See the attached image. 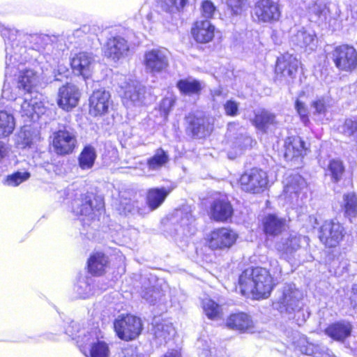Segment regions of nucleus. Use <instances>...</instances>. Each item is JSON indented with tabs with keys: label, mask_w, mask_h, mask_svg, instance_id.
Returning <instances> with one entry per match:
<instances>
[{
	"label": "nucleus",
	"mask_w": 357,
	"mask_h": 357,
	"mask_svg": "<svg viewBox=\"0 0 357 357\" xmlns=\"http://www.w3.org/2000/svg\"><path fill=\"white\" fill-rule=\"evenodd\" d=\"M170 190L162 188L150 189L147 193V204L151 210L158 208L165 201Z\"/></svg>",
	"instance_id": "obj_37"
},
{
	"label": "nucleus",
	"mask_w": 357,
	"mask_h": 357,
	"mask_svg": "<svg viewBox=\"0 0 357 357\" xmlns=\"http://www.w3.org/2000/svg\"><path fill=\"white\" fill-rule=\"evenodd\" d=\"M153 332L155 338L160 344L167 342V340H170L176 334L173 325L166 321L157 324L154 326Z\"/></svg>",
	"instance_id": "obj_35"
},
{
	"label": "nucleus",
	"mask_w": 357,
	"mask_h": 357,
	"mask_svg": "<svg viewBox=\"0 0 357 357\" xmlns=\"http://www.w3.org/2000/svg\"><path fill=\"white\" fill-rule=\"evenodd\" d=\"M302 293L294 284H286L280 291L275 303L280 312L291 313L301 308Z\"/></svg>",
	"instance_id": "obj_4"
},
{
	"label": "nucleus",
	"mask_w": 357,
	"mask_h": 357,
	"mask_svg": "<svg viewBox=\"0 0 357 357\" xmlns=\"http://www.w3.org/2000/svg\"><path fill=\"white\" fill-rule=\"evenodd\" d=\"M204 311L208 319H219L222 315V307L210 298H205L202 301Z\"/></svg>",
	"instance_id": "obj_40"
},
{
	"label": "nucleus",
	"mask_w": 357,
	"mask_h": 357,
	"mask_svg": "<svg viewBox=\"0 0 357 357\" xmlns=\"http://www.w3.org/2000/svg\"><path fill=\"white\" fill-rule=\"evenodd\" d=\"M9 148L4 142L0 141V163L3 162L9 155Z\"/></svg>",
	"instance_id": "obj_59"
},
{
	"label": "nucleus",
	"mask_w": 357,
	"mask_h": 357,
	"mask_svg": "<svg viewBox=\"0 0 357 357\" xmlns=\"http://www.w3.org/2000/svg\"><path fill=\"white\" fill-rule=\"evenodd\" d=\"M162 357H181V355L178 350L172 349L165 353Z\"/></svg>",
	"instance_id": "obj_61"
},
{
	"label": "nucleus",
	"mask_w": 357,
	"mask_h": 357,
	"mask_svg": "<svg viewBox=\"0 0 357 357\" xmlns=\"http://www.w3.org/2000/svg\"><path fill=\"white\" fill-rule=\"evenodd\" d=\"M80 347L91 344L89 354L90 357H109L110 354L108 344L102 341H98L96 343L91 342L89 335H85L80 341Z\"/></svg>",
	"instance_id": "obj_31"
},
{
	"label": "nucleus",
	"mask_w": 357,
	"mask_h": 357,
	"mask_svg": "<svg viewBox=\"0 0 357 357\" xmlns=\"http://www.w3.org/2000/svg\"><path fill=\"white\" fill-rule=\"evenodd\" d=\"M306 188L307 183L299 174L289 175L284 181V193L290 199L298 198Z\"/></svg>",
	"instance_id": "obj_18"
},
{
	"label": "nucleus",
	"mask_w": 357,
	"mask_h": 357,
	"mask_svg": "<svg viewBox=\"0 0 357 357\" xmlns=\"http://www.w3.org/2000/svg\"><path fill=\"white\" fill-rule=\"evenodd\" d=\"M239 105L237 102L229 100L224 104V110L227 116H236L238 114Z\"/></svg>",
	"instance_id": "obj_48"
},
{
	"label": "nucleus",
	"mask_w": 357,
	"mask_h": 357,
	"mask_svg": "<svg viewBox=\"0 0 357 357\" xmlns=\"http://www.w3.org/2000/svg\"><path fill=\"white\" fill-rule=\"evenodd\" d=\"M252 122L259 130L266 131L268 126L276 123L275 116L267 110L261 109L255 113Z\"/></svg>",
	"instance_id": "obj_36"
},
{
	"label": "nucleus",
	"mask_w": 357,
	"mask_h": 357,
	"mask_svg": "<svg viewBox=\"0 0 357 357\" xmlns=\"http://www.w3.org/2000/svg\"><path fill=\"white\" fill-rule=\"evenodd\" d=\"M123 204H125V206H124L125 213H126V212L134 213L135 212V210L134 208V203H131L130 202H126Z\"/></svg>",
	"instance_id": "obj_62"
},
{
	"label": "nucleus",
	"mask_w": 357,
	"mask_h": 357,
	"mask_svg": "<svg viewBox=\"0 0 357 357\" xmlns=\"http://www.w3.org/2000/svg\"><path fill=\"white\" fill-rule=\"evenodd\" d=\"M271 274L261 267L245 269L239 276L238 283L243 295L251 294L255 299L268 298L282 276V268L276 260L270 262Z\"/></svg>",
	"instance_id": "obj_1"
},
{
	"label": "nucleus",
	"mask_w": 357,
	"mask_h": 357,
	"mask_svg": "<svg viewBox=\"0 0 357 357\" xmlns=\"http://www.w3.org/2000/svg\"><path fill=\"white\" fill-rule=\"evenodd\" d=\"M127 41L121 37L109 39L105 51V56L113 60H119L128 51Z\"/></svg>",
	"instance_id": "obj_22"
},
{
	"label": "nucleus",
	"mask_w": 357,
	"mask_h": 357,
	"mask_svg": "<svg viewBox=\"0 0 357 357\" xmlns=\"http://www.w3.org/2000/svg\"><path fill=\"white\" fill-rule=\"evenodd\" d=\"M96 158V151L92 146H86L82 150L79 158V167L82 169H89L94 164Z\"/></svg>",
	"instance_id": "obj_41"
},
{
	"label": "nucleus",
	"mask_w": 357,
	"mask_h": 357,
	"mask_svg": "<svg viewBox=\"0 0 357 357\" xmlns=\"http://www.w3.org/2000/svg\"><path fill=\"white\" fill-rule=\"evenodd\" d=\"M76 144L75 133L70 128L63 127L53 133L52 146L57 154L66 155L71 153Z\"/></svg>",
	"instance_id": "obj_7"
},
{
	"label": "nucleus",
	"mask_w": 357,
	"mask_h": 357,
	"mask_svg": "<svg viewBox=\"0 0 357 357\" xmlns=\"http://www.w3.org/2000/svg\"><path fill=\"white\" fill-rule=\"evenodd\" d=\"M15 126L14 117L6 111H0V137L10 135Z\"/></svg>",
	"instance_id": "obj_39"
},
{
	"label": "nucleus",
	"mask_w": 357,
	"mask_h": 357,
	"mask_svg": "<svg viewBox=\"0 0 357 357\" xmlns=\"http://www.w3.org/2000/svg\"><path fill=\"white\" fill-rule=\"evenodd\" d=\"M287 144L285 152L287 157L296 158L307 153V149L305 147V143L300 137H289Z\"/></svg>",
	"instance_id": "obj_33"
},
{
	"label": "nucleus",
	"mask_w": 357,
	"mask_h": 357,
	"mask_svg": "<svg viewBox=\"0 0 357 357\" xmlns=\"http://www.w3.org/2000/svg\"><path fill=\"white\" fill-rule=\"evenodd\" d=\"M307 243V237L294 233L290 234L287 238H282L276 243L275 248L281 257L289 259L294 252Z\"/></svg>",
	"instance_id": "obj_13"
},
{
	"label": "nucleus",
	"mask_w": 357,
	"mask_h": 357,
	"mask_svg": "<svg viewBox=\"0 0 357 357\" xmlns=\"http://www.w3.org/2000/svg\"><path fill=\"white\" fill-rule=\"evenodd\" d=\"M77 291L82 298H86L94 294L89 284L85 281H80L79 282Z\"/></svg>",
	"instance_id": "obj_49"
},
{
	"label": "nucleus",
	"mask_w": 357,
	"mask_h": 357,
	"mask_svg": "<svg viewBox=\"0 0 357 357\" xmlns=\"http://www.w3.org/2000/svg\"><path fill=\"white\" fill-rule=\"evenodd\" d=\"M176 86L180 93L185 96L197 95L204 87L201 82L192 77L180 79Z\"/></svg>",
	"instance_id": "obj_32"
},
{
	"label": "nucleus",
	"mask_w": 357,
	"mask_h": 357,
	"mask_svg": "<svg viewBox=\"0 0 357 357\" xmlns=\"http://www.w3.org/2000/svg\"><path fill=\"white\" fill-rule=\"evenodd\" d=\"M75 327H77V324L74 322H72L69 327L66 329V333L68 334L70 336L74 337L75 333L72 331L71 328H73Z\"/></svg>",
	"instance_id": "obj_64"
},
{
	"label": "nucleus",
	"mask_w": 357,
	"mask_h": 357,
	"mask_svg": "<svg viewBox=\"0 0 357 357\" xmlns=\"http://www.w3.org/2000/svg\"><path fill=\"white\" fill-rule=\"evenodd\" d=\"M94 63L92 55L87 52H79L71 59V67L74 73L88 78L91 75Z\"/></svg>",
	"instance_id": "obj_17"
},
{
	"label": "nucleus",
	"mask_w": 357,
	"mask_h": 357,
	"mask_svg": "<svg viewBox=\"0 0 357 357\" xmlns=\"http://www.w3.org/2000/svg\"><path fill=\"white\" fill-rule=\"evenodd\" d=\"M30 173L24 171H17L6 176L3 183L7 186L16 187L30 178Z\"/></svg>",
	"instance_id": "obj_43"
},
{
	"label": "nucleus",
	"mask_w": 357,
	"mask_h": 357,
	"mask_svg": "<svg viewBox=\"0 0 357 357\" xmlns=\"http://www.w3.org/2000/svg\"><path fill=\"white\" fill-rule=\"evenodd\" d=\"M299 61L290 54L279 57L275 66V73L283 77H293L297 72Z\"/></svg>",
	"instance_id": "obj_20"
},
{
	"label": "nucleus",
	"mask_w": 357,
	"mask_h": 357,
	"mask_svg": "<svg viewBox=\"0 0 357 357\" xmlns=\"http://www.w3.org/2000/svg\"><path fill=\"white\" fill-rule=\"evenodd\" d=\"M188 0H160L161 8L166 12L179 11L186 4Z\"/></svg>",
	"instance_id": "obj_45"
},
{
	"label": "nucleus",
	"mask_w": 357,
	"mask_h": 357,
	"mask_svg": "<svg viewBox=\"0 0 357 357\" xmlns=\"http://www.w3.org/2000/svg\"><path fill=\"white\" fill-rule=\"evenodd\" d=\"M255 15L259 22L273 23L281 16L279 4L273 0H260L255 7Z\"/></svg>",
	"instance_id": "obj_11"
},
{
	"label": "nucleus",
	"mask_w": 357,
	"mask_h": 357,
	"mask_svg": "<svg viewBox=\"0 0 357 357\" xmlns=\"http://www.w3.org/2000/svg\"><path fill=\"white\" fill-rule=\"evenodd\" d=\"M174 103L175 100L174 98L166 97L163 98L160 102V109L165 114V115H167L172 107L174 105Z\"/></svg>",
	"instance_id": "obj_55"
},
{
	"label": "nucleus",
	"mask_w": 357,
	"mask_h": 357,
	"mask_svg": "<svg viewBox=\"0 0 357 357\" xmlns=\"http://www.w3.org/2000/svg\"><path fill=\"white\" fill-rule=\"evenodd\" d=\"M103 206L101 200L94 199L93 200L86 199L82 204L73 208V212L77 215L89 216L93 219L96 216V213L99 212Z\"/></svg>",
	"instance_id": "obj_28"
},
{
	"label": "nucleus",
	"mask_w": 357,
	"mask_h": 357,
	"mask_svg": "<svg viewBox=\"0 0 357 357\" xmlns=\"http://www.w3.org/2000/svg\"><path fill=\"white\" fill-rule=\"evenodd\" d=\"M215 11V7L210 1H205L202 6V15L206 18H211Z\"/></svg>",
	"instance_id": "obj_54"
},
{
	"label": "nucleus",
	"mask_w": 357,
	"mask_h": 357,
	"mask_svg": "<svg viewBox=\"0 0 357 357\" xmlns=\"http://www.w3.org/2000/svg\"><path fill=\"white\" fill-rule=\"evenodd\" d=\"M114 326L118 337L124 340L136 338L142 330L140 319L130 314L119 317L115 320Z\"/></svg>",
	"instance_id": "obj_5"
},
{
	"label": "nucleus",
	"mask_w": 357,
	"mask_h": 357,
	"mask_svg": "<svg viewBox=\"0 0 357 357\" xmlns=\"http://www.w3.org/2000/svg\"><path fill=\"white\" fill-rule=\"evenodd\" d=\"M311 107L314 115L324 114L326 112V101L324 98H319L312 102Z\"/></svg>",
	"instance_id": "obj_50"
},
{
	"label": "nucleus",
	"mask_w": 357,
	"mask_h": 357,
	"mask_svg": "<svg viewBox=\"0 0 357 357\" xmlns=\"http://www.w3.org/2000/svg\"><path fill=\"white\" fill-rule=\"evenodd\" d=\"M252 138L243 133L238 134L233 139L230 141L231 151L228 152V156L230 159L235 158L241 155L244 149L252 146Z\"/></svg>",
	"instance_id": "obj_27"
},
{
	"label": "nucleus",
	"mask_w": 357,
	"mask_h": 357,
	"mask_svg": "<svg viewBox=\"0 0 357 357\" xmlns=\"http://www.w3.org/2000/svg\"><path fill=\"white\" fill-rule=\"evenodd\" d=\"M43 79L42 74L33 69H26L20 73L17 87L26 93H31Z\"/></svg>",
	"instance_id": "obj_19"
},
{
	"label": "nucleus",
	"mask_w": 357,
	"mask_h": 357,
	"mask_svg": "<svg viewBox=\"0 0 357 357\" xmlns=\"http://www.w3.org/2000/svg\"><path fill=\"white\" fill-rule=\"evenodd\" d=\"M169 155L162 148L157 149L153 155L147 160L146 165L150 171H158L169 162Z\"/></svg>",
	"instance_id": "obj_30"
},
{
	"label": "nucleus",
	"mask_w": 357,
	"mask_h": 357,
	"mask_svg": "<svg viewBox=\"0 0 357 357\" xmlns=\"http://www.w3.org/2000/svg\"><path fill=\"white\" fill-rule=\"evenodd\" d=\"M349 301L351 307L354 309H357V283L354 284L351 287Z\"/></svg>",
	"instance_id": "obj_57"
},
{
	"label": "nucleus",
	"mask_w": 357,
	"mask_h": 357,
	"mask_svg": "<svg viewBox=\"0 0 357 357\" xmlns=\"http://www.w3.org/2000/svg\"><path fill=\"white\" fill-rule=\"evenodd\" d=\"M45 108L42 102L37 98H31L29 93H27L21 103L20 112L22 116H27L32 121H36L40 114L45 112Z\"/></svg>",
	"instance_id": "obj_21"
},
{
	"label": "nucleus",
	"mask_w": 357,
	"mask_h": 357,
	"mask_svg": "<svg viewBox=\"0 0 357 357\" xmlns=\"http://www.w3.org/2000/svg\"><path fill=\"white\" fill-rule=\"evenodd\" d=\"M227 4L234 15H238L245 6V0H228Z\"/></svg>",
	"instance_id": "obj_52"
},
{
	"label": "nucleus",
	"mask_w": 357,
	"mask_h": 357,
	"mask_svg": "<svg viewBox=\"0 0 357 357\" xmlns=\"http://www.w3.org/2000/svg\"><path fill=\"white\" fill-rule=\"evenodd\" d=\"M120 357H142L137 349L135 347H125L121 354H120Z\"/></svg>",
	"instance_id": "obj_56"
},
{
	"label": "nucleus",
	"mask_w": 357,
	"mask_h": 357,
	"mask_svg": "<svg viewBox=\"0 0 357 357\" xmlns=\"http://www.w3.org/2000/svg\"><path fill=\"white\" fill-rule=\"evenodd\" d=\"M352 326L347 321H339L329 325L325 333L335 341L343 342L351 335Z\"/></svg>",
	"instance_id": "obj_24"
},
{
	"label": "nucleus",
	"mask_w": 357,
	"mask_h": 357,
	"mask_svg": "<svg viewBox=\"0 0 357 357\" xmlns=\"http://www.w3.org/2000/svg\"><path fill=\"white\" fill-rule=\"evenodd\" d=\"M36 137V135L34 134L29 127L24 126L15 137V144L17 147L24 149L30 146Z\"/></svg>",
	"instance_id": "obj_38"
},
{
	"label": "nucleus",
	"mask_w": 357,
	"mask_h": 357,
	"mask_svg": "<svg viewBox=\"0 0 357 357\" xmlns=\"http://www.w3.org/2000/svg\"><path fill=\"white\" fill-rule=\"evenodd\" d=\"M328 172L334 182L339 181L344 172V167L340 160H332L328 167Z\"/></svg>",
	"instance_id": "obj_44"
},
{
	"label": "nucleus",
	"mask_w": 357,
	"mask_h": 357,
	"mask_svg": "<svg viewBox=\"0 0 357 357\" xmlns=\"http://www.w3.org/2000/svg\"><path fill=\"white\" fill-rule=\"evenodd\" d=\"M306 354L315 357H327L331 356V351L322 344H310L306 349Z\"/></svg>",
	"instance_id": "obj_46"
},
{
	"label": "nucleus",
	"mask_w": 357,
	"mask_h": 357,
	"mask_svg": "<svg viewBox=\"0 0 357 357\" xmlns=\"http://www.w3.org/2000/svg\"><path fill=\"white\" fill-rule=\"evenodd\" d=\"M193 218L190 214H186L184 218L181 219V224L183 225L191 224L193 222Z\"/></svg>",
	"instance_id": "obj_63"
},
{
	"label": "nucleus",
	"mask_w": 357,
	"mask_h": 357,
	"mask_svg": "<svg viewBox=\"0 0 357 357\" xmlns=\"http://www.w3.org/2000/svg\"><path fill=\"white\" fill-rule=\"evenodd\" d=\"M228 327L240 331H251L254 324L250 317L243 312L231 314L227 321Z\"/></svg>",
	"instance_id": "obj_26"
},
{
	"label": "nucleus",
	"mask_w": 357,
	"mask_h": 357,
	"mask_svg": "<svg viewBox=\"0 0 357 357\" xmlns=\"http://www.w3.org/2000/svg\"><path fill=\"white\" fill-rule=\"evenodd\" d=\"M343 206L345 214L350 218L357 216V197L353 193L345 194L343 197Z\"/></svg>",
	"instance_id": "obj_42"
},
{
	"label": "nucleus",
	"mask_w": 357,
	"mask_h": 357,
	"mask_svg": "<svg viewBox=\"0 0 357 357\" xmlns=\"http://www.w3.org/2000/svg\"><path fill=\"white\" fill-rule=\"evenodd\" d=\"M188 128L192 135L199 138L205 137L213 130V124L209 118L202 115L190 114L186 116Z\"/></svg>",
	"instance_id": "obj_15"
},
{
	"label": "nucleus",
	"mask_w": 357,
	"mask_h": 357,
	"mask_svg": "<svg viewBox=\"0 0 357 357\" xmlns=\"http://www.w3.org/2000/svg\"><path fill=\"white\" fill-rule=\"evenodd\" d=\"M295 107L302 121L306 123L308 121V109L307 107L304 103L298 100L296 101Z\"/></svg>",
	"instance_id": "obj_53"
},
{
	"label": "nucleus",
	"mask_w": 357,
	"mask_h": 357,
	"mask_svg": "<svg viewBox=\"0 0 357 357\" xmlns=\"http://www.w3.org/2000/svg\"><path fill=\"white\" fill-rule=\"evenodd\" d=\"M263 226L266 234L277 236L286 229L287 220L277 215L268 214L263 220Z\"/></svg>",
	"instance_id": "obj_25"
},
{
	"label": "nucleus",
	"mask_w": 357,
	"mask_h": 357,
	"mask_svg": "<svg viewBox=\"0 0 357 357\" xmlns=\"http://www.w3.org/2000/svg\"><path fill=\"white\" fill-rule=\"evenodd\" d=\"M268 176L261 169L253 168L243 174L239 179L241 189L246 192L258 194L264 192L268 185Z\"/></svg>",
	"instance_id": "obj_2"
},
{
	"label": "nucleus",
	"mask_w": 357,
	"mask_h": 357,
	"mask_svg": "<svg viewBox=\"0 0 357 357\" xmlns=\"http://www.w3.org/2000/svg\"><path fill=\"white\" fill-rule=\"evenodd\" d=\"M344 234V229L340 222L326 220L319 229V238L326 246L333 248L339 244Z\"/></svg>",
	"instance_id": "obj_8"
},
{
	"label": "nucleus",
	"mask_w": 357,
	"mask_h": 357,
	"mask_svg": "<svg viewBox=\"0 0 357 357\" xmlns=\"http://www.w3.org/2000/svg\"><path fill=\"white\" fill-rule=\"evenodd\" d=\"M233 207L229 201L225 197L214 198L210 203L208 209L209 218L218 222H225L231 219L233 215Z\"/></svg>",
	"instance_id": "obj_12"
},
{
	"label": "nucleus",
	"mask_w": 357,
	"mask_h": 357,
	"mask_svg": "<svg viewBox=\"0 0 357 357\" xmlns=\"http://www.w3.org/2000/svg\"><path fill=\"white\" fill-rule=\"evenodd\" d=\"M332 55L333 62L339 70L349 72L357 68V52L353 47L347 45L337 46Z\"/></svg>",
	"instance_id": "obj_6"
},
{
	"label": "nucleus",
	"mask_w": 357,
	"mask_h": 357,
	"mask_svg": "<svg viewBox=\"0 0 357 357\" xmlns=\"http://www.w3.org/2000/svg\"><path fill=\"white\" fill-rule=\"evenodd\" d=\"M342 132L346 136H351L357 132V120L346 119L342 126Z\"/></svg>",
	"instance_id": "obj_47"
},
{
	"label": "nucleus",
	"mask_w": 357,
	"mask_h": 357,
	"mask_svg": "<svg viewBox=\"0 0 357 357\" xmlns=\"http://www.w3.org/2000/svg\"><path fill=\"white\" fill-rule=\"evenodd\" d=\"M312 12L314 13L319 19L326 18L328 13V9L326 5L322 2L317 3L312 8Z\"/></svg>",
	"instance_id": "obj_51"
},
{
	"label": "nucleus",
	"mask_w": 357,
	"mask_h": 357,
	"mask_svg": "<svg viewBox=\"0 0 357 357\" xmlns=\"http://www.w3.org/2000/svg\"><path fill=\"white\" fill-rule=\"evenodd\" d=\"M145 69L151 74H158L165 71L169 67L168 52L165 49H153L144 54Z\"/></svg>",
	"instance_id": "obj_9"
},
{
	"label": "nucleus",
	"mask_w": 357,
	"mask_h": 357,
	"mask_svg": "<svg viewBox=\"0 0 357 357\" xmlns=\"http://www.w3.org/2000/svg\"><path fill=\"white\" fill-rule=\"evenodd\" d=\"M153 294H154V291L152 290V289H148V291H145L143 294H142V297L148 302L152 303H153L154 301V298H153Z\"/></svg>",
	"instance_id": "obj_60"
},
{
	"label": "nucleus",
	"mask_w": 357,
	"mask_h": 357,
	"mask_svg": "<svg viewBox=\"0 0 357 357\" xmlns=\"http://www.w3.org/2000/svg\"><path fill=\"white\" fill-rule=\"evenodd\" d=\"M238 238L231 229L220 227L211 231L208 236V244L212 250H225L231 248Z\"/></svg>",
	"instance_id": "obj_10"
},
{
	"label": "nucleus",
	"mask_w": 357,
	"mask_h": 357,
	"mask_svg": "<svg viewBox=\"0 0 357 357\" xmlns=\"http://www.w3.org/2000/svg\"><path fill=\"white\" fill-rule=\"evenodd\" d=\"M108 264V258L104 254L98 252L93 255L88 261L89 271L93 275H102Z\"/></svg>",
	"instance_id": "obj_34"
},
{
	"label": "nucleus",
	"mask_w": 357,
	"mask_h": 357,
	"mask_svg": "<svg viewBox=\"0 0 357 357\" xmlns=\"http://www.w3.org/2000/svg\"><path fill=\"white\" fill-rule=\"evenodd\" d=\"M2 97L7 100H15L16 96L12 92L8 85L4 84L2 89Z\"/></svg>",
	"instance_id": "obj_58"
},
{
	"label": "nucleus",
	"mask_w": 357,
	"mask_h": 357,
	"mask_svg": "<svg viewBox=\"0 0 357 357\" xmlns=\"http://www.w3.org/2000/svg\"><path fill=\"white\" fill-rule=\"evenodd\" d=\"M315 38L316 36L314 33L301 29L291 36V41L294 45L299 47H308L310 50H312L315 46Z\"/></svg>",
	"instance_id": "obj_29"
},
{
	"label": "nucleus",
	"mask_w": 357,
	"mask_h": 357,
	"mask_svg": "<svg viewBox=\"0 0 357 357\" xmlns=\"http://www.w3.org/2000/svg\"><path fill=\"white\" fill-rule=\"evenodd\" d=\"M123 103L128 108L139 107L146 103V90L136 80L129 79L121 86Z\"/></svg>",
	"instance_id": "obj_3"
},
{
	"label": "nucleus",
	"mask_w": 357,
	"mask_h": 357,
	"mask_svg": "<svg viewBox=\"0 0 357 357\" xmlns=\"http://www.w3.org/2000/svg\"><path fill=\"white\" fill-rule=\"evenodd\" d=\"M214 31L215 27L209 21H198L192 29V34L198 43H206L213 39Z\"/></svg>",
	"instance_id": "obj_23"
},
{
	"label": "nucleus",
	"mask_w": 357,
	"mask_h": 357,
	"mask_svg": "<svg viewBox=\"0 0 357 357\" xmlns=\"http://www.w3.org/2000/svg\"><path fill=\"white\" fill-rule=\"evenodd\" d=\"M79 99V93L76 86L68 84L59 91L58 105L64 110L69 111L76 107Z\"/></svg>",
	"instance_id": "obj_16"
},
{
	"label": "nucleus",
	"mask_w": 357,
	"mask_h": 357,
	"mask_svg": "<svg viewBox=\"0 0 357 357\" xmlns=\"http://www.w3.org/2000/svg\"><path fill=\"white\" fill-rule=\"evenodd\" d=\"M111 102L109 91L102 89L94 91L89 98V114L94 116L105 114L108 112Z\"/></svg>",
	"instance_id": "obj_14"
}]
</instances>
